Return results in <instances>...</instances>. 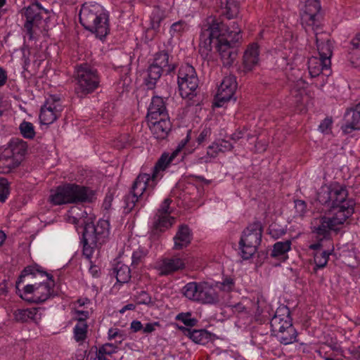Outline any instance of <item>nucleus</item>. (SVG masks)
Masks as SVG:
<instances>
[{
  "label": "nucleus",
  "mask_w": 360,
  "mask_h": 360,
  "mask_svg": "<svg viewBox=\"0 0 360 360\" xmlns=\"http://www.w3.org/2000/svg\"><path fill=\"white\" fill-rule=\"evenodd\" d=\"M198 84L199 79L195 68L188 63L181 65L178 73V86L181 97L196 95Z\"/></svg>",
  "instance_id": "obj_9"
},
{
  "label": "nucleus",
  "mask_w": 360,
  "mask_h": 360,
  "mask_svg": "<svg viewBox=\"0 0 360 360\" xmlns=\"http://www.w3.org/2000/svg\"><path fill=\"white\" fill-rule=\"evenodd\" d=\"M218 148L221 153L231 151L233 148V146L228 141L221 139L218 142H214L210 146V149Z\"/></svg>",
  "instance_id": "obj_49"
},
{
  "label": "nucleus",
  "mask_w": 360,
  "mask_h": 360,
  "mask_svg": "<svg viewBox=\"0 0 360 360\" xmlns=\"http://www.w3.org/2000/svg\"><path fill=\"white\" fill-rule=\"evenodd\" d=\"M330 63L326 62V59L312 56L308 60L309 73L311 77H316L321 73L328 76L330 73Z\"/></svg>",
  "instance_id": "obj_22"
},
{
  "label": "nucleus",
  "mask_w": 360,
  "mask_h": 360,
  "mask_svg": "<svg viewBox=\"0 0 360 360\" xmlns=\"http://www.w3.org/2000/svg\"><path fill=\"white\" fill-rule=\"evenodd\" d=\"M274 334L283 345H289L296 342L297 335V331L293 326H291L285 328L284 330H281V332H276Z\"/></svg>",
  "instance_id": "obj_36"
},
{
  "label": "nucleus",
  "mask_w": 360,
  "mask_h": 360,
  "mask_svg": "<svg viewBox=\"0 0 360 360\" xmlns=\"http://www.w3.org/2000/svg\"><path fill=\"white\" fill-rule=\"evenodd\" d=\"M270 325L273 333L292 326L289 309L285 307L278 308L271 318Z\"/></svg>",
  "instance_id": "obj_17"
},
{
  "label": "nucleus",
  "mask_w": 360,
  "mask_h": 360,
  "mask_svg": "<svg viewBox=\"0 0 360 360\" xmlns=\"http://www.w3.org/2000/svg\"><path fill=\"white\" fill-rule=\"evenodd\" d=\"M22 136L25 139H32L35 136L34 127L32 123L23 121L19 127Z\"/></svg>",
  "instance_id": "obj_46"
},
{
  "label": "nucleus",
  "mask_w": 360,
  "mask_h": 360,
  "mask_svg": "<svg viewBox=\"0 0 360 360\" xmlns=\"http://www.w3.org/2000/svg\"><path fill=\"white\" fill-rule=\"evenodd\" d=\"M185 268L184 260L176 256L162 259L159 266L160 275L167 276Z\"/></svg>",
  "instance_id": "obj_23"
},
{
  "label": "nucleus",
  "mask_w": 360,
  "mask_h": 360,
  "mask_svg": "<svg viewBox=\"0 0 360 360\" xmlns=\"http://www.w3.org/2000/svg\"><path fill=\"white\" fill-rule=\"evenodd\" d=\"M136 301L138 304H148L151 302V297L145 291H141L136 297Z\"/></svg>",
  "instance_id": "obj_55"
},
{
  "label": "nucleus",
  "mask_w": 360,
  "mask_h": 360,
  "mask_svg": "<svg viewBox=\"0 0 360 360\" xmlns=\"http://www.w3.org/2000/svg\"><path fill=\"white\" fill-rule=\"evenodd\" d=\"M13 316L16 321L27 322L28 321H37L39 319L38 308L18 309L14 311Z\"/></svg>",
  "instance_id": "obj_34"
},
{
  "label": "nucleus",
  "mask_w": 360,
  "mask_h": 360,
  "mask_svg": "<svg viewBox=\"0 0 360 360\" xmlns=\"http://www.w3.org/2000/svg\"><path fill=\"white\" fill-rule=\"evenodd\" d=\"M42 12L48 13L47 10L44 8L37 1L32 3L25 9L24 15L26 18V21L24 25V28L30 39H33L34 33V29L38 27L41 22Z\"/></svg>",
  "instance_id": "obj_11"
},
{
  "label": "nucleus",
  "mask_w": 360,
  "mask_h": 360,
  "mask_svg": "<svg viewBox=\"0 0 360 360\" xmlns=\"http://www.w3.org/2000/svg\"><path fill=\"white\" fill-rule=\"evenodd\" d=\"M355 202L353 198L335 205L329 209L328 212L332 214L334 221L342 226L349 219L354 212Z\"/></svg>",
  "instance_id": "obj_15"
},
{
  "label": "nucleus",
  "mask_w": 360,
  "mask_h": 360,
  "mask_svg": "<svg viewBox=\"0 0 360 360\" xmlns=\"http://www.w3.org/2000/svg\"><path fill=\"white\" fill-rule=\"evenodd\" d=\"M187 29V24L184 20H179L173 23L170 27L169 32L172 37H178L181 35Z\"/></svg>",
  "instance_id": "obj_48"
},
{
  "label": "nucleus",
  "mask_w": 360,
  "mask_h": 360,
  "mask_svg": "<svg viewBox=\"0 0 360 360\" xmlns=\"http://www.w3.org/2000/svg\"><path fill=\"white\" fill-rule=\"evenodd\" d=\"M295 206L300 214H302L306 210V203L304 200H297L295 201Z\"/></svg>",
  "instance_id": "obj_61"
},
{
  "label": "nucleus",
  "mask_w": 360,
  "mask_h": 360,
  "mask_svg": "<svg viewBox=\"0 0 360 360\" xmlns=\"http://www.w3.org/2000/svg\"><path fill=\"white\" fill-rule=\"evenodd\" d=\"M165 71L160 68L150 64L147 69V76L145 77V84L148 89L155 88L157 82L159 80Z\"/></svg>",
  "instance_id": "obj_35"
},
{
  "label": "nucleus",
  "mask_w": 360,
  "mask_h": 360,
  "mask_svg": "<svg viewBox=\"0 0 360 360\" xmlns=\"http://www.w3.org/2000/svg\"><path fill=\"white\" fill-rule=\"evenodd\" d=\"M191 316V313H181L176 316V319L181 321L186 326L193 327L196 325L198 321Z\"/></svg>",
  "instance_id": "obj_52"
},
{
  "label": "nucleus",
  "mask_w": 360,
  "mask_h": 360,
  "mask_svg": "<svg viewBox=\"0 0 360 360\" xmlns=\"http://www.w3.org/2000/svg\"><path fill=\"white\" fill-rule=\"evenodd\" d=\"M241 30L233 22L232 30L214 18H209L200 37L199 52L206 58L214 49L219 53L223 65L231 67L238 57Z\"/></svg>",
  "instance_id": "obj_1"
},
{
  "label": "nucleus",
  "mask_w": 360,
  "mask_h": 360,
  "mask_svg": "<svg viewBox=\"0 0 360 360\" xmlns=\"http://www.w3.org/2000/svg\"><path fill=\"white\" fill-rule=\"evenodd\" d=\"M170 162H172V160L169 157V154L164 153L155 163L150 174L146 173H141L140 174L146 175L148 177L147 182L150 184L153 183L154 187H155L158 180L162 177L160 172L164 171Z\"/></svg>",
  "instance_id": "obj_26"
},
{
  "label": "nucleus",
  "mask_w": 360,
  "mask_h": 360,
  "mask_svg": "<svg viewBox=\"0 0 360 360\" xmlns=\"http://www.w3.org/2000/svg\"><path fill=\"white\" fill-rule=\"evenodd\" d=\"M63 110L60 99L56 96H51L41 106L39 115L40 122L43 124L53 123Z\"/></svg>",
  "instance_id": "obj_13"
},
{
  "label": "nucleus",
  "mask_w": 360,
  "mask_h": 360,
  "mask_svg": "<svg viewBox=\"0 0 360 360\" xmlns=\"http://www.w3.org/2000/svg\"><path fill=\"white\" fill-rule=\"evenodd\" d=\"M262 224L258 221L248 225L243 231L239 241V249L243 259L251 258L256 252L262 241Z\"/></svg>",
  "instance_id": "obj_5"
},
{
  "label": "nucleus",
  "mask_w": 360,
  "mask_h": 360,
  "mask_svg": "<svg viewBox=\"0 0 360 360\" xmlns=\"http://www.w3.org/2000/svg\"><path fill=\"white\" fill-rule=\"evenodd\" d=\"M291 248V240L276 242L274 246L271 253L272 257H278L288 252Z\"/></svg>",
  "instance_id": "obj_42"
},
{
  "label": "nucleus",
  "mask_w": 360,
  "mask_h": 360,
  "mask_svg": "<svg viewBox=\"0 0 360 360\" xmlns=\"http://www.w3.org/2000/svg\"><path fill=\"white\" fill-rule=\"evenodd\" d=\"M269 233L274 239H278L286 233V230L277 224H271L269 227Z\"/></svg>",
  "instance_id": "obj_53"
},
{
  "label": "nucleus",
  "mask_w": 360,
  "mask_h": 360,
  "mask_svg": "<svg viewBox=\"0 0 360 360\" xmlns=\"http://www.w3.org/2000/svg\"><path fill=\"white\" fill-rule=\"evenodd\" d=\"M37 275L41 277H46V281L35 282L32 284H27L23 287V294L25 296L32 294V301L36 303H41L47 300L53 293V287L55 285L53 276L46 271L41 270L39 266H29L25 268L18 281L16 282V288L20 290V283L23 282V278L27 276L36 278Z\"/></svg>",
  "instance_id": "obj_2"
},
{
  "label": "nucleus",
  "mask_w": 360,
  "mask_h": 360,
  "mask_svg": "<svg viewBox=\"0 0 360 360\" xmlns=\"http://www.w3.org/2000/svg\"><path fill=\"white\" fill-rule=\"evenodd\" d=\"M211 135V129L208 127H205L198 136L196 139V141L199 145L202 144L205 142Z\"/></svg>",
  "instance_id": "obj_56"
},
{
  "label": "nucleus",
  "mask_w": 360,
  "mask_h": 360,
  "mask_svg": "<svg viewBox=\"0 0 360 360\" xmlns=\"http://www.w3.org/2000/svg\"><path fill=\"white\" fill-rule=\"evenodd\" d=\"M318 222L314 226L313 232L323 238H328L330 231H338L340 230V226L334 221L332 217H321L318 219Z\"/></svg>",
  "instance_id": "obj_18"
},
{
  "label": "nucleus",
  "mask_w": 360,
  "mask_h": 360,
  "mask_svg": "<svg viewBox=\"0 0 360 360\" xmlns=\"http://www.w3.org/2000/svg\"><path fill=\"white\" fill-rule=\"evenodd\" d=\"M190 338L195 343L205 345L210 340L211 333L204 329L193 330Z\"/></svg>",
  "instance_id": "obj_40"
},
{
  "label": "nucleus",
  "mask_w": 360,
  "mask_h": 360,
  "mask_svg": "<svg viewBox=\"0 0 360 360\" xmlns=\"http://www.w3.org/2000/svg\"><path fill=\"white\" fill-rule=\"evenodd\" d=\"M235 285V283L233 278H226L224 279L223 282L221 283V288L224 291H231Z\"/></svg>",
  "instance_id": "obj_57"
},
{
  "label": "nucleus",
  "mask_w": 360,
  "mask_h": 360,
  "mask_svg": "<svg viewBox=\"0 0 360 360\" xmlns=\"http://www.w3.org/2000/svg\"><path fill=\"white\" fill-rule=\"evenodd\" d=\"M117 346L111 343H106L103 345L96 352L97 360H107L105 355H112V354L117 352Z\"/></svg>",
  "instance_id": "obj_45"
},
{
  "label": "nucleus",
  "mask_w": 360,
  "mask_h": 360,
  "mask_svg": "<svg viewBox=\"0 0 360 360\" xmlns=\"http://www.w3.org/2000/svg\"><path fill=\"white\" fill-rule=\"evenodd\" d=\"M75 93L80 98L94 91L100 83L97 70L86 63L77 67Z\"/></svg>",
  "instance_id": "obj_6"
},
{
  "label": "nucleus",
  "mask_w": 360,
  "mask_h": 360,
  "mask_svg": "<svg viewBox=\"0 0 360 360\" xmlns=\"http://www.w3.org/2000/svg\"><path fill=\"white\" fill-rule=\"evenodd\" d=\"M163 18L164 16L162 13L159 9L155 10L150 17V28L155 32H158L160 29V22Z\"/></svg>",
  "instance_id": "obj_47"
},
{
  "label": "nucleus",
  "mask_w": 360,
  "mask_h": 360,
  "mask_svg": "<svg viewBox=\"0 0 360 360\" xmlns=\"http://www.w3.org/2000/svg\"><path fill=\"white\" fill-rule=\"evenodd\" d=\"M346 123L342 127L345 133H351L354 130H360V102L354 108L345 113Z\"/></svg>",
  "instance_id": "obj_25"
},
{
  "label": "nucleus",
  "mask_w": 360,
  "mask_h": 360,
  "mask_svg": "<svg viewBox=\"0 0 360 360\" xmlns=\"http://www.w3.org/2000/svg\"><path fill=\"white\" fill-rule=\"evenodd\" d=\"M146 256V253L144 250L141 249H138L135 250L132 254V261L131 266L134 268L138 267L140 264L143 262V260Z\"/></svg>",
  "instance_id": "obj_51"
},
{
  "label": "nucleus",
  "mask_w": 360,
  "mask_h": 360,
  "mask_svg": "<svg viewBox=\"0 0 360 360\" xmlns=\"http://www.w3.org/2000/svg\"><path fill=\"white\" fill-rule=\"evenodd\" d=\"M192 235L189 227L186 224H181L174 237V250H181L187 247L191 242Z\"/></svg>",
  "instance_id": "obj_30"
},
{
  "label": "nucleus",
  "mask_w": 360,
  "mask_h": 360,
  "mask_svg": "<svg viewBox=\"0 0 360 360\" xmlns=\"http://www.w3.org/2000/svg\"><path fill=\"white\" fill-rule=\"evenodd\" d=\"M148 177L145 174H139L131 186L130 193L125 196V210L131 212L142 201L145 202L155 188L153 183L150 184Z\"/></svg>",
  "instance_id": "obj_8"
},
{
  "label": "nucleus",
  "mask_w": 360,
  "mask_h": 360,
  "mask_svg": "<svg viewBox=\"0 0 360 360\" xmlns=\"http://www.w3.org/2000/svg\"><path fill=\"white\" fill-rule=\"evenodd\" d=\"M333 250H319L315 252L314 254V261L316 266L314 267V271H316L318 269L324 268L328 261L329 255L331 254V252Z\"/></svg>",
  "instance_id": "obj_39"
},
{
  "label": "nucleus",
  "mask_w": 360,
  "mask_h": 360,
  "mask_svg": "<svg viewBox=\"0 0 360 360\" xmlns=\"http://www.w3.org/2000/svg\"><path fill=\"white\" fill-rule=\"evenodd\" d=\"M237 89L236 78L233 75L225 77L219 86L216 95V103L217 107H221L224 103L231 100Z\"/></svg>",
  "instance_id": "obj_14"
},
{
  "label": "nucleus",
  "mask_w": 360,
  "mask_h": 360,
  "mask_svg": "<svg viewBox=\"0 0 360 360\" xmlns=\"http://www.w3.org/2000/svg\"><path fill=\"white\" fill-rule=\"evenodd\" d=\"M244 134L245 129H237L231 135L230 139L236 142L242 139L244 136Z\"/></svg>",
  "instance_id": "obj_63"
},
{
  "label": "nucleus",
  "mask_w": 360,
  "mask_h": 360,
  "mask_svg": "<svg viewBox=\"0 0 360 360\" xmlns=\"http://www.w3.org/2000/svg\"><path fill=\"white\" fill-rule=\"evenodd\" d=\"M322 17L319 0H306L301 13L302 25L311 27L312 30H319Z\"/></svg>",
  "instance_id": "obj_10"
},
{
  "label": "nucleus",
  "mask_w": 360,
  "mask_h": 360,
  "mask_svg": "<svg viewBox=\"0 0 360 360\" xmlns=\"http://www.w3.org/2000/svg\"><path fill=\"white\" fill-rule=\"evenodd\" d=\"M172 200L166 198L161 204L154 216L153 229L156 231H163L171 227L175 221V218L170 217L172 209L170 207Z\"/></svg>",
  "instance_id": "obj_12"
},
{
  "label": "nucleus",
  "mask_w": 360,
  "mask_h": 360,
  "mask_svg": "<svg viewBox=\"0 0 360 360\" xmlns=\"http://www.w3.org/2000/svg\"><path fill=\"white\" fill-rule=\"evenodd\" d=\"M316 37V44L319 54V58L326 59V62L330 63V58L333 53V44L329 35L325 32H319V30H313Z\"/></svg>",
  "instance_id": "obj_16"
},
{
  "label": "nucleus",
  "mask_w": 360,
  "mask_h": 360,
  "mask_svg": "<svg viewBox=\"0 0 360 360\" xmlns=\"http://www.w3.org/2000/svg\"><path fill=\"white\" fill-rule=\"evenodd\" d=\"M10 193L9 183L5 178L0 177V202H4Z\"/></svg>",
  "instance_id": "obj_50"
},
{
  "label": "nucleus",
  "mask_w": 360,
  "mask_h": 360,
  "mask_svg": "<svg viewBox=\"0 0 360 360\" xmlns=\"http://www.w3.org/2000/svg\"><path fill=\"white\" fill-rule=\"evenodd\" d=\"M259 63V46L257 44L250 45L243 55V72H251Z\"/></svg>",
  "instance_id": "obj_24"
},
{
  "label": "nucleus",
  "mask_w": 360,
  "mask_h": 360,
  "mask_svg": "<svg viewBox=\"0 0 360 360\" xmlns=\"http://www.w3.org/2000/svg\"><path fill=\"white\" fill-rule=\"evenodd\" d=\"M79 209L77 207H72L70 210L68 211V221L69 223L73 224H84V221H86L85 219H83L84 214H86V212H82V214H79L78 213Z\"/></svg>",
  "instance_id": "obj_44"
},
{
  "label": "nucleus",
  "mask_w": 360,
  "mask_h": 360,
  "mask_svg": "<svg viewBox=\"0 0 360 360\" xmlns=\"http://www.w3.org/2000/svg\"><path fill=\"white\" fill-rule=\"evenodd\" d=\"M348 351L353 359L360 360V345L352 346L349 348Z\"/></svg>",
  "instance_id": "obj_60"
},
{
  "label": "nucleus",
  "mask_w": 360,
  "mask_h": 360,
  "mask_svg": "<svg viewBox=\"0 0 360 360\" xmlns=\"http://www.w3.org/2000/svg\"><path fill=\"white\" fill-rule=\"evenodd\" d=\"M347 58L354 68L360 70V32L356 33L349 41Z\"/></svg>",
  "instance_id": "obj_27"
},
{
  "label": "nucleus",
  "mask_w": 360,
  "mask_h": 360,
  "mask_svg": "<svg viewBox=\"0 0 360 360\" xmlns=\"http://www.w3.org/2000/svg\"><path fill=\"white\" fill-rule=\"evenodd\" d=\"M20 162L8 150H4L0 155V173L8 174L19 167Z\"/></svg>",
  "instance_id": "obj_33"
},
{
  "label": "nucleus",
  "mask_w": 360,
  "mask_h": 360,
  "mask_svg": "<svg viewBox=\"0 0 360 360\" xmlns=\"http://www.w3.org/2000/svg\"><path fill=\"white\" fill-rule=\"evenodd\" d=\"M198 302L205 304H214L219 302V297L215 290L207 283H200Z\"/></svg>",
  "instance_id": "obj_32"
},
{
  "label": "nucleus",
  "mask_w": 360,
  "mask_h": 360,
  "mask_svg": "<svg viewBox=\"0 0 360 360\" xmlns=\"http://www.w3.org/2000/svg\"><path fill=\"white\" fill-rule=\"evenodd\" d=\"M220 150H218V148H212L210 149V146L207 148V156L200 158L201 160H203L205 162H209V158H215L217 156Z\"/></svg>",
  "instance_id": "obj_59"
},
{
  "label": "nucleus",
  "mask_w": 360,
  "mask_h": 360,
  "mask_svg": "<svg viewBox=\"0 0 360 360\" xmlns=\"http://www.w3.org/2000/svg\"><path fill=\"white\" fill-rule=\"evenodd\" d=\"M169 117L166 108L165 102L162 97L155 96L152 98L151 103L148 109V122L158 120L159 117Z\"/></svg>",
  "instance_id": "obj_20"
},
{
  "label": "nucleus",
  "mask_w": 360,
  "mask_h": 360,
  "mask_svg": "<svg viewBox=\"0 0 360 360\" xmlns=\"http://www.w3.org/2000/svg\"><path fill=\"white\" fill-rule=\"evenodd\" d=\"M101 11L99 6L83 5L79 15V22L85 30L94 25V20H98V14Z\"/></svg>",
  "instance_id": "obj_21"
},
{
  "label": "nucleus",
  "mask_w": 360,
  "mask_h": 360,
  "mask_svg": "<svg viewBox=\"0 0 360 360\" xmlns=\"http://www.w3.org/2000/svg\"><path fill=\"white\" fill-rule=\"evenodd\" d=\"M113 200V196L112 193H108L105 198V200L103 203V207L105 210H108L111 207V203Z\"/></svg>",
  "instance_id": "obj_64"
},
{
  "label": "nucleus",
  "mask_w": 360,
  "mask_h": 360,
  "mask_svg": "<svg viewBox=\"0 0 360 360\" xmlns=\"http://www.w3.org/2000/svg\"><path fill=\"white\" fill-rule=\"evenodd\" d=\"M98 20H94V25L87 30L96 34V37L102 39L109 32L108 16L105 13L99 12Z\"/></svg>",
  "instance_id": "obj_29"
},
{
  "label": "nucleus",
  "mask_w": 360,
  "mask_h": 360,
  "mask_svg": "<svg viewBox=\"0 0 360 360\" xmlns=\"http://www.w3.org/2000/svg\"><path fill=\"white\" fill-rule=\"evenodd\" d=\"M159 326L160 324L158 322L148 323L144 327L143 326V331L145 333H150L155 330V326Z\"/></svg>",
  "instance_id": "obj_62"
},
{
  "label": "nucleus",
  "mask_w": 360,
  "mask_h": 360,
  "mask_svg": "<svg viewBox=\"0 0 360 360\" xmlns=\"http://www.w3.org/2000/svg\"><path fill=\"white\" fill-rule=\"evenodd\" d=\"M93 192L86 187L75 184H66L57 187L49 196L50 201L55 205L68 203H77L91 201Z\"/></svg>",
  "instance_id": "obj_4"
},
{
  "label": "nucleus",
  "mask_w": 360,
  "mask_h": 360,
  "mask_svg": "<svg viewBox=\"0 0 360 360\" xmlns=\"http://www.w3.org/2000/svg\"><path fill=\"white\" fill-rule=\"evenodd\" d=\"M220 6L224 8L225 11L223 14L226 16L228 19L236 18L239 13V5L235 0H220Z\"/></svg>",
  "instance_id": "obj_38"
},
{
  "label": "nucleus",
  "mask_w": 360,
  "mask_h": 360,
  "mask_svg": "<svg viewBox=\"0 0 360 360\" xmlns=\"http://www.w3.org/2000/svg\"><path fill=\"white\" fill-rule=\"evenodd\" d=\"M87 329L86 321H78L74 328V337L77 342H82L86 339Z\"/></svg>",
  "instance_id": "obj_43"
},
{
  "label": "nucleus",
  "mask_w": 360,
  "mask_h": 360,
  "mask_svg": "<svg viewBox=\"0 0 360 360\" xmlns=\"http://www.w3.org/2000/svg\"><path fill=\"white\" fill-rule=\"evenodd\" d=\"M154 65L160 68L167 74H170L176 68L175 63H172V57L166 51H161L156 53L152 63Z\"/></svg>",
  "instance_id": "obj_28"
},
{
  "label": "nucleus",
  "mask_w": 360,
  "mask_h": 360,
  "mask_svg": "<svg viewBox=\"0 0 360 360\" xmlns=\"http://www.w3.org/2000/svg\"><path fill=\"white\" fill-rule=\"evenodd\" d=\"M332 124V119L327 117L321 122L319 129L322 133L328 134L331 132Z\"/></svg>",
  "instance_id": "obj_54"
},
{
  "label": "nucleus",
  "mask_w": 360,
  "mask_h": 360,
  "mask_svg": "<svg viewBox=\"0 0 360 360\" xmlns=\"http://www.w3.org/2000/svg\"><path fill=\"white\" fill-rule=\"evenodd\" d=\"M117 281L120 283H127L131 278V270L129 266L119 262L113 269Z\"/></svg>",
  "instance_id": "obj_37"
},
{
  "label": "nucleus",
  "mask_w": 360,
  "mask_h": 360,
  "mask_svg": "<svg viewBox=\"0 0 360 360\" xmlns=\"http://www.w3.org/2000/svg\"><path fill=\"white\" fill-rule=\"evenodd\" d=\"M151 133L157 139H165L172 129V123L169 117H159L148 122Z\"/></svg>",
  "instance_id": "obj_19"
},
{
  "label": "nucleus",
  "mask_w": 360,
  "mask_h": 360,
  "mask_svg": "<svg viewBox=\"0 0 360 360\" xmlns=\"http://www.w3.org/2000/svg\"><path fill=\"white\" fill-rule=\"evenodd\" d=\"M84 223L83 254L90 258L96 249L100 248L107 242L110 233V224L105 219H99L96 224L87 221Z\"/></svg>",
  "instance_id": "obj_3"
},
{
  "label": "nucleus",
  "mask_w": 360,
  "mask_h": 360,
  "mask_svg": "<svg viewBox=\"0 0 360 360\" xmlns=\"http://www.w3.org/2000/svg\"><path fill=\"white\" fill-rule=\"evenodd\" d=\"M220 150H218V148H212L210 149V146L207 148V156L200 158L201 160H203L205 162H209V158H215L217 156Z\"/></svg>",
  "instance_id": "obj_58"
},
{
  "label": "nucleus",
  "mask_w": 360,
  "mask_h": 360,
  "mask_svg": "<svg viewBox=\"0 0 360 360\" xmlns=\"http://www.w3.org/2000/svg\"><path fill=\"white\" fill-rule=\"evenodd\" d=\"M352 198L349 197L347 186L338 183H332L321 186L316 195V200L327 209L347 202Z\"/></svg>",
  "instance_id": "obj_7"
},
{
  "label": "nucleus",
  "mask_w": 360,
  "mask_h": 360,
  "mask_svg": "<svg viewBox=\"0 0 360 360\" xmlns=\"http://www.w3.org/2000/svg\"><path fill=\"white\" fill-rule=\"evenodd\" d=\"M8 150L12 156L18 160L20 163L24 160L27 150V142L20 139H13L9 142L8 147L5 149Z\"/></svg>",
  "instance_id": "obj_31"
},
{
  "label": "nucleus",
  "mask_w": 360,
  "mask_h": 360,
  "mask_svg": "<svg viewBox=\"0 0 360 360\" xmlns=\"http://www.w3.org/2000/svg\"><path fill=\"white\" fill-rule=\"evenodd\" d=\"M200 283L190 282L183 288V294L189 300L198 301Z\"/></svg>",
  "instance_id": "obj_41"
}]
</instances>
